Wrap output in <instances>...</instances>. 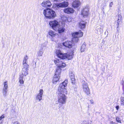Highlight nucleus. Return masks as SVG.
I'll return each instance as SVG.
<instances>
[{
  "mask_svg": "<svg viewBox=\"0 0 124 124\" xmlns=\"http://www.w3.org/2000/svg\"><path fill=\"white\" fill-rule=\"evenodd\" d=\"M66 93V90L65 88L64 87H62V86H59L58 88V93Z\"/></svg>",
  "mask_w": 124,
  "mask_h": 124,
  "instance_id": "nucleus-16",
  "label": "nucleus"
},
{
  "mask_svg": "<svg viewBox=\"0 0 124 124\" xmlns=\"http://www.w3.org/2000/svg\"><path fill=\"white\" fill-rule=\"evenodd\" d=\"M43 14L47 18H48L54 17L56 16L55 12L49 8L44 9L43 11Z\"/></svg>",
  "mask_w": 124,
  "mask_h": 124,
  "instance_id": "nucleus-2",
  "label": "nucleus"
},
{
  "mask_svg": "<svg viewBox=\"0 0 124 124\" xmlns=\"http://www.w3.org/2000/svg\"><path fill=\"white\" fill-rule=\"evenodd\" d=\"M49 24L50 26L54 29L57 28L59 25L58 22L55 20L50 21Z\"/></svg>",
  "mask_w": 124,
  "mask_h": 124,
  "instance_id": "nucleus-9",
  "label": "nucleus"
},
{
  "mask_svg": "<svg viewBox=\"0 0 124 124\" xmlns=\"http://www.w3.org/2000/svg\"><path fill=\"white\" fill-rule=\"evenodd\" d=\"M116 110H118L119 108V106H117L116 107Z\"/></svg>",
  "mask_w": 124,
  "mask_h": 124,
  "instance_id": "nucleus-41",
  "label": "nucleus"
},
{
  "mask_svg": "<svg viewBox=\"0 0 124 124\" xmlns=\"http://www.w3.org/2000/svg\"><path fill=\"white\" fill-rule=\"evenodd\" d=\"M72 19V18L71 17H69L67 18V21L70 22Z\"/></svg>",
  "mask_w": 124,
  "mask_h": 124,
  "instance_id": "nucleus-33",
  "label": "nucleus"
},
{
  "mask_svg": "<svg viewBox=\"0 0 124 124\" xmlns=\"http://www.w3.org/2000/svg\"><path fill=\"white\" fill-rule=\"evenodd\" d=\"M23 75L22 74L20 75L19 79V82L21 84H23L24 83V81L23 80Z\"/></svg>",
  "mask_w": 124,
  "mask_h": 124,
  "instance_id": "nucleus-27",
  "label": "nucleus"
},
{
  "mask_svg": "<svg viewBox=\"0 0 124 124\" xmlns=\"http://www.w3.org/2000/svg\"><path fill=\"white\" fill-rule=\"evenodd\" d=\"M58 101L62 104H65L66 102L67 97L64 93H58Z\"/></svg>",
  "mask_w": 124,
  "mask_h": 124,
  "instance_id": "nucleus-4",
  "label": "nucleus"
},
{
  "mask_svg": "<svg viewBox=\"0 0 124 124\" xmlns=\"http://www.w3.org/2000/svg\"><path fill=\"white\" fill-rule=\"evenodd\" d=\"M65 46L69 48H71L73 46V44L72 41L67 40L64 42L62 44Z\"/></svg>",
  "mask_w": 124,
  "mask_h": 124,
  "instance_id": "nucleus-13",
  "label": "nucleus"
},
{
  "mask_svg": "<svg viewBox=\"0 0 124 124\" xmlns=\"http://www.w3.org/2000/svg\"><path fill=\"white\" fill-rule=\"evenodd\" d=\"M8 89L5 88H3L2 93L4 97L6 96L7 95V93L8 91Z\"/></svg>",
  "mask_w": 124,
  "mask_h": 124,
  "instance_id": "nucleus-25",
  "label": "nucleus"
},
{
  "mask_svg": "<svg viewBox=\"0 0 124 124\" xmlns=\"http://www.w3.org/2000/svg\"><path fill=\"white\" fill-rule=\"evenodd\" d=\"M43 92V90L42 89H40L39 90V93L36 96V99L39 100V101L42 100Z\"/></svg>",
  "mask_w": 124,
  "mask_h": 124,
  "instance_id": "nucleus-14",
  "label": "nucleus"
},
{
  "mask_svg": "<svg viewBox=\"0 0 124 124\" xmlns=\"http://www.w3.org/2000/svg\"><path fill=\"white\" fill-rule=\"evenodd\" d=\"M90 103L93 104H94V101L93 100H90Z\"/></svg>",
  "mask_w": 124,
  "mask_h": 124,
  "instance_id": "nucleus-39",
  "label": "nucleus"
},
{
  "mask_svg": "<svg viewBox=\"0 0 124 124\" xmlns=\"http://www.w3.org/2000/svg\"><path fill=\"white\" fill-rule=\"evenodd\" d=\"M80 4V2L79 1L75 0L72 3V6L74 8H77L79 6Z\"/></svg>",
  "mask_w": 124,
  "mask_h": 124,
  "instance_id": "nucleus-20",
  "label": "nucleus"
},
{
  "mask_svg": "<svg viewBox=\"0 0 124 124\" xmlns=\"http://www.w3.org/2000/svg\"><path fill=\"white\" fill-rule=\"evenodd\" d=\"M67 17H66L64 16H63L62 17L61 19L63 22H65L67 21Z\"/></svg>",
  "mask_w": 124,
  "mask_h": 124,
  "instance_id": "nucleus-30",
  "label": "nucleus"
},
{
  "mask_svg": "<svg viewBox=\"0 0 124 124\" xmlns=\"http://www.w3.org/2000/svg\"><path fill=\"white\" fill-rule=\"evenodd\" d=\"M61 106H60L59 107H60Z\"/></svg>",
  "mask_w": 124,
  "mask_h": 124,
  "instance_id": "nucleus-43",
  "label": "nucleus"
},
{
  "mask_svg": "<svg viewBox=\"0 0 124 124\" xmlns=\"http://www.w3.org/2000/svg\"><path fill=\"white\" fill-rule=\"evenodd\" d=\"M121 104L124 105V97L121 96L120 97Z\"/></svg>",
  "mask_w": 124,
  "mask_h": 124,
  "instance_id": "nucleus-31",
  "label": "nucleus"
},
{
  "mask_svg": "<svg viewBox=\"0 0 124 124\" xmlns=\"http://www.w3.org/2000/svg\"><path fill=\"white\" fill-rule=\"evenodd\" d=\"M113 5V3L112 2H111L109 4V6L110 7H111Z\"/></svg>",
  "mask_w": 124,
  "mask_h": 124,
  "instance_id": "nucleus-40",
  "label": "nucleus"
},
{
  "mask_svg": "<svg viewBox=\"0 0 124 124\" xmlns=\"http://www.w3.org/2000/svg\"><path fill=\"white\" fill-rule=\"evenodd\" d=\"M5 115L3 114L1 116H0V121H1L3 118L5 117Z\"/></svg>",
  "mask_w": 124,
  "mask_h": 124,
  "instance_id": "nucleus-34",
  "label": "nucleus"
},
{
  "mask_svg": "<svg viewBox=\"0 0 124 124\" xmlns=\"http://www.w3.org/2000/svg\"><path fill=\"white\" fill-rule=\"evenodd\" d=\"M86 22L83 21H82L79 23V27L81 29L85 28L86 24Z\"/></svg>",
  "mask_w": 124,
  "mask_h": 124,
  "instance_id": "nucleus-17",
  "label": "nucleus"
},
{
  "mask_svg": "<svg viewBox=\"0 0 124 124\" xmlns=\"http://www.w3.org/2000/svg\"><path fill=\"white\" fill-rule=\"evenodd\" d=\"M82 87L83 91L87 95L90 93L89 89L87 83L85 81L82 82Z\"/></svg>",
  "mask_w": 124,
  "mask_h": 124,
  "instance_id": "nucleus-7",
  "label": "nucleus"
},
{
  "mask_svg": "<svg viewBox=\"0 0 124 124\" xmlns=\"http://www.w3.org/2000/svg\"><path fill=\"white\" fill-rule=\"evenodd\" d=\"M86 47V45L85 44H83L81 47V52H84L85 50Z\"/></svg>",
  "mask_w": 124,
  "mask_h": 124,
  "instance_id": "nucleus-28",
  "label": "nucleus"
},
{
  "mask_svg": "<svg viewBox=\"0 0 124 124\" xmlns=\"http://www.w3.org/2000/svg\"><path fill=\"white\" fill-rule=\"evenodd\" d=\"M81 124H89V123L87 121H84L81 123Z\"/></svg>",
  "mask_w": 124,
  "mask_h": 124,
  "instance_id": "nucleus-37",
  "label": "nucleus"
},
{
  "mask_svg": "<svg viewBox=\"0 0 124 124\" xmlns=\"http://www.w3.org/2000/svg\"><path fill=\"white\" fill-rule=\"evenodd\" d=\"M64 11V12L68 14L73 13L74 12V10L72 8H65Z\"/></svg>",
  "mask_w": 124,
  "mask_h": 124,
  "instance_id": "nucleus-18",
  "label": "nucleus"
},
{
  "mask_svg": "<svg viewBox=\"0 0 124 124\" xmlns=\"http://www.w3.org/2000/svg\"><path fill=\"white\" fill-rule=\"evenodd\" d=\"M29 65L27 63H23L22 71V74L25 76L27 75Z\"/></svg>",
  "mask_w": 124,
  "mask_h": 124,
  "instance_id": "nucleus-6",
  "label": "nucleus"
},
{
  "mask_svg": "<svg viewBox=\"0 0 124 124\" xmlns=\"http://www.w3.org/2000/svg\"><path fill=\"white\" fill-rule=\"evenodd\" d=\"M116 120L117 122L119 123H121V119L118 117H116Z\"/></svg>",
  "mask_w": 124,
  "mask_h": 124,
  "instance_id": "nucleus-35",
  "label": "nucleus"
},
{
  "mask_svg": "<svg viewBox=\"0 0 124 124\" xmlns=\"http://www.w3.org/2000/svg\"><path fill=\"white\" fill-rule=\"evenodd\" d=\"M122 16L121 15H119L118 16V18L117 21L118 22H120L121 20Z\"/></svg>",
  "mask_w": 124,
  "mask_h": 124,
  "instance_id": "nucleus-32",
  "label": "nucleus"
},
{
  "mask_svg": "<svg viewBox=\"0 0 124 124\" xmlns=\"http://www.w3.org/2000/svg\"><path fill=\"white\" fill-rule=\"evenodd\" d=\"M49 35L51 37H54L56 35V33L54 31L51 30H49L48 31Z\"/></svg>",
  "mask_w": 124,
  "mask_h": 124,
  "instance_id": "nucleus-23",
  "label": "nucleus"
},
{
  "mask_svg": "<svg viewBox=\"0 0 124 124\" xmlns=\"http://www.w3.org/2000/svg\"><path fill=\"white\" fill-rule=\"evenodd\" d=\"M57 30L59 33H61L63 32L65 30V29L64 27L62 25H59L57 27Z\"/></svg>",
  "mask_w": 124,
  "mask_h": 124,
  "instance_id": "nucleus-19",
  "label": "nucleus"
},
{
  "mask_svg": "<svg viewBox=\"0 0 124 124\" xmlns=\"http://www.w3.org/2000/svg\"><path fill=\"white\" fill-rule=\"evenodd\" d=\"M57 55L60 58L64 59L67 58L68 60H71L73 58V53L71 52L67 54L66 53H63L60 50H57L55 52Z\"/></svg>",
  "mask_w": 124,
  "mask_h": 124,
  "instance_id": "nucleus-1",
  "label": "nucleus"
},
{
  "mask_svg": "<svg viewBox=\"0 0 124 124\" xmlns=\"http://www.w3.org/2000/svg\"><path fill=\"white\" fill-rule=\"evenodd\" d=\"M70 76L71 80L72 83L74 84L75 83L74 75V74L71 73L70 74Z\"/></svg>",
  "mask_w": 124,
  "mask_h": 124,
  "instance_id": "nucleus-22",
  "label": "nucleus"
},
{
  "mask_svg": "<svg viewBox=\"0 0 124 124\" xmlns=\"http://www.w3.org/2000/svg\"><path fill=\"white\" fill-rule=\"evenodd\" d=\"M118 22V21H117V23L116 24V30H118V28L119 26V22Z\"/></svg>",
  "mask_w": 124,
  "mask_h": 124,
  "instance_id": "nucleus-36",
  "label": "nucleus"
},
{
  "mask_svg": "<svg viewBox=\"0 0 124 124\" xmlns=\"http://www.w3.org/2000/svg\"><path fill=\"white\" fill-rule=\"evenodd\" d=\"M122 85H123L122 88L123 91L124 92V93H123V94L124 95V82H123L122 83Z\"/></svg>",
  "mask_w": 124,
  "mask_h": 124,
  "instance_id": "nucleus-38",
  "label": "nucleus"
},
{
  "mask_svg": "<svg viewBox=\"0 0 124 124\" xmlns=\"http://www.w3.org/2000/svg\"><path fill=\"white\" fill-rule=\"evenodd\" d=\"M54 62L58 67L57 70L58 69V70H60L61 71V69L64 68L66 65V64L62 62V61L59 60V59H56L54 60Z\"/></svg>",
  "mask_w": 124,
  "mask_h": 124,
  "instance_id": "nucleus-5",
  "label": "nucleus"
},
{
  "mask_svg": "<svg viewBox=\"0 0 124 124\" xmlns=\"http://www.w3.org/2000/svg\"><path fill=\"white\" fill-rule=\"evenodd\" d=\"M104 27L102 25H98L96 27L95 30L98 34H100L103 32Z\"/></svg>",
  "mask_w": 124,
  "mask_h": 124,
  "instance_id": "nucleus-11",
  "label": "nucleus"
},
{
  "mask_svg": "<svg viewBox=\"0 0 124 124\" xmlns=\"http://www.w3.org/2000/svg\"><path fill=\"white\" fill-rule=\"evenodd\" d=\"M61 73L60 70L57 69L55 73V75L53 79V83L54 84L57 82L59 80L60 78L59 75Z\"/></svg>",
  "mask_w": 124,
  "mask_h": 124,
  "instance_id": "nucleus-8",
  "label": "nucleus"
},
{
  "mask_svg": "<svg viewBox=\"0 0 124 124\" xmlns=\"http://www.w3.org/2000/svg\"><path fill=\"white\" fill-rule=\"evenodd\" d=\"M83 35V33L81 31L75 32L72 34L73 36L72 41L74 42H77L79 41V38L82 37Z\"/></svg>",
  "mask_w": 124,
  "mask_h": 124,
  "instance_id": "nucleus-3",
  "label": "nucleus"
},
{
  "mask_svg": "<svg viewBox=\"0 0 124 124\" xmlns=\"http://www.w3.org/2000/svg\"><path fill=\"white\" fill-rule=\"evenodd\" d=\"M41 5L43 7L47 8L50 7L52 4L49 0H44L41 3Z\"/></svg>",
  "mask_w": 124,
  "mask_h": 124,
  "instance_id": "nucleus-12",
  "label": "nucleus"
},
{
  "mask_svg": "<svg viewBox=\"0 0 124 124\" xmlns=\"http://www.w3.org/2000/svg\"><path fill=\"white\" fill-rule=\"evenodd\" d=\"M3 85H4L3 88L8 89V83L7 80H5V81L3 82Z\"/></svg>",
  "mask_w": 124,
  "mask_h": 124,
  "instance_id": "nucleus-26",
  "label": "nucleus"
},
{
  "mask_svg": "<svg viewBox=\"0 0 124 124\" xmlns=\"http://www.w3.org/2000/svg\"><path fill=\"white\" fill-rule=\"evenodd\" d=\"M68 3L67 2L64 1L63 2L59 3L56 4V5L57 7H67L68 5Z\"/></svg>",
  "mask_w": 124,
  "mask_h": 124,
  "instance_id": "nucleus-15",
  "label": "nucleus"
},
{
  "mask_svg": "<svg viewBox=\"0 0 124 124\" xmlns=\"http://www.w3.org/2000/svg\"><path fill=\"white\" fill-rule=\"evenodd\" d=\"M54 1H60V0H54Z\"/></svg>",
  "mask_w": 124,
  "mask_h": 124,
  "instance_id": "nucleus-42",
  "label": "nucleus"
},
{
  "mask_svg": "<svg viewBox=\"0 0 124 124\" xmlns=\"http://www.w3.org/2000/svg\"><path fill=\"white\" fill-rule=\"evenodd\" d=\"M89 11V7L88 6H86L82 10L81 14L84 17L87 16H88Z\"/></svg>",
  "mask_w": 124,
  "mask_h": 124,
  "instance_id": "nucleus-10",
  "label": "nucleus"
},
{
  "mask_svg": "<svg viewBox=\"0 0 124 124\" xmlns=\"http://www.w3.org/2000/svg\"><path fill=\"white\" fill-rule=\"evenodd\" d=\"M28 59V57L27 55H26L24 56L23 58V63H27L26 62Z\"/></svg>",
  "mask_w": 124,
  "mask_h": 124,
  "instance_id": "nucleus-29",
  "label": "nucleus"
},
{
  "mask_svg": "<svg viewBox=\"0 0 124 124\" xmlns=\"http://www.w3.org/2000/svg\"><path fill=\"white\" fill-rule=\"evenodd\" d=\"M68 83V80L67 79L65 80L64 82L61 83L60 85L61 86H62V87H65L67 86Z\"/></svg>",
  "mask_w": 124,
  "mask_h": 124,
  "instance_id": "nucleus-21",
  "label": "nucleus"
},
{
  "mask_svg": "<svg viewBox=\"0 0 124 124\" xmlns=\"http://www.w3.org/2000/svg\"><path fill=\"white\" fill-rule=\"evenodd\" d=\"M44 51L43 50V48H41L39 49V50L38 52V55L39 56H42L43 53Z\"/></svg>",
  "mask_w": 124,
  "mask_h": 124,
  "instance_id": "nucleus-24",
  "label": "nucleus"
}]
</instances>
